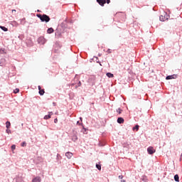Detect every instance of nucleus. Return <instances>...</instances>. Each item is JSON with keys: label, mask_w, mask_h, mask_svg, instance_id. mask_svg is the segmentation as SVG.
<instances>
[{"label": "nucleus", "mask_w": 182, "mask_h": 182, "mask_svg": "<svg viewBox=\"0 0 182 182\" xmlns=\"http://www.w3.org/2000/svg\"><path fill=\"white\" fill-rule=\"evenodd\" d=\"M78 86H82V82L80 81L78 82Z\"/></svg>", "instance_id": "nucleus-25"}, {"label": "nucleus", "mask_w": 182, "mask_h": 182, "mask_svg": "<svg viewBox=\"0 0 182 182\" xmlns=\"http://www.w3.org/2000/svg\"><path fill=\"white\" fill-rule=\"evenodd\" d=\"M97 1H105V0H97Z\"/></svg>", "instance_id": "nucleus-34"}, {"label": "nucleus", "mask_w": 182, "mask_h": 182, "mask_svg": "<svg viewBox=\"0 0 182 182\" xmlns=\"http://www.w3.org/2000/svg\"><path fill=\"white\" fill-rule=\"evenodd\" d=\"M98 4L101 6H104L105 4H110V1H97Z\"/></svg>", "instance_id": "nucleus-4"}, {"label": "nucleus", "mask_w": 182, "mask_h": 182, "mask_svg": "<svg viewBox=\"0 0 182 182\" xmlns=\"http://www.w3.org/2000/svg\"><path fill=\"white\" fill-rule=\"evenodd\" d=\"M14 93H19V89L16 88L14 90Z\"/></svg>", "instance_id": "nucleus-22"}, {"label": "nucleus", "mask_w": 182, "mask_h": 182, "mask_svg": "<svg viewBox=\"0 0 182 182\" xmlns=\"http://www.w3.org/2000/svg\"><path fill=\"white\" fill-rule=\"evenodd\" d=\"M0 28L2 29V31H4V32H7L8 31V28L4 26H0Z\"/></svg>", "instance_id": "nucleus-15"}, {"label": "nucleus", "mask_w": 182, "mask_h": 182, "mask_svg": "<svg viewBox=\"0 0 182 182\" xmlns=\"http://www.w3.org/2000/svg\"><path fill=\"white\" fill-rule=\"evenodd\" d=\"M121 182H126V180H121Z\"/></svg>", "instance_id": "nucleus-32"}, {"label": "nucleus", "mask_w": 182, "mask_h": 182, "mask_svg": "<svg viewBox=\"0 0 182 182\" xmlns=\"http://www.w3.org/2000/svg\"><path fill=\"white\" fill-rule=\"evenodd\" d=\"M14 12H16V10L13 9V10H12V14H14Z\"/></svg>", "instance_id": "nucleus-31"}, {"label": "nucleus", "mask_w": 182, "mask_h": 182, "mask_svg": "<svg viewBox=\"0 0 182 182\" xmlns=\"http://www.w3.org/2000/svg\"><path fill=\"white\" fill-rule=\"evenodd\" d=\"M72 140H73V141H76V140H77V135H76V134H74L72 136Z\"/></svg>", "instance_id": "nucleus-8"}, {"label": "nucleus", "mask_w": 182, "mask_h": 182, "mask_svg": "<svg viewBox=\"0 0 182 182\" xmlns=\"http://www.w3.org/2000/svg\"><path fill=\"white\" fill-rule=\"evenodd\" d=\"M117 123H119V124H123V123H124V119H123L122 117H119L117 119Z\"/></svg>", "instance_id": "nucleus-6"}, {"label": "nucleus", "mask_w": 182, "mask_h": 182, "mask_svg": "<svg viewBox=\"0 0 182 182\" xmlns=\"http://www.w3.org/2000/svg\"><path fill=\"white\" fill-rule=\"evenodd\" d=\"M171 79H174V75H168L166 77V80H170Z\"/></svg>", "instance_id": "nucleus-13"}, {"label": "nucleus", "mask_w": 182, "mask_h": 182, "mask_svg": "<svg viewBox=\"0 0 182 182\" xmlns=\"http://www.w3.org/2000/svg\"><path fill=\"white\" fill-rule=\"evenodd\" d=\"M174 180L176 182H180V178L178 177V175L176 174L174 176Z\"/></svg>", "instance_id": "nucleus-9"}, {"label": "nucleus", "mask_w": 182, "mask_h": 182, "mask_svg": "<svg viewBox=\"0 0 182 182\" xmlns=\"http://www.w3.org/2000/svg\"><path fill=\"white\" fill-rule=\"evenodd\" d=\"M15 149H16V145H12L11 146V150H15Z\"/></svg>", "instance_id": "nucleus-23"}, {"label": "nucleus", "mask_w": 182, "mask_h": 182, "mask_svg": "<svg viewBox=\"0 0 182 182\" xmlns=\"http://www.w3.org/2000/svg\"><path fill=\"white\" fill-rule=\"evenodd\" d=\"M45 120H48V119H50V114L46 115L44 117Z\"/></svg>", "instance_id": "nucleus-18"}, {"label": "nucleus", "mask_w": 182, "mask_h": 182, "mask_svg": "<svg viewBox=\"0 0 182 182\" xmlns=\"http://www.w3.org/2000/svg\"><path fill=\"white\" fill-rule=\"evenodd\" d=\"M122 112H123V110L122 109H120V108H118L117 109V112L119 113V114H122Z\"/></svg>", "instance_id": "nucleus-16"}, {"label": "nucleus", "mask_w": 182, "mask_h": 182, "mask_svg": "<svg viewBox=\"0 0 182 182\" xmlns=\"http://www.w3.org/2000/svg\"><path fill=\"white\" fill-rule=\"evenodd\" d=\"M53 32H54V30H53V28H48V29L47 30V33H53Z\"/></svg>", "instance_id": "nucleus-10"}, {"label": "nucleus", "mask_w": 182, "mask_h": 182, "mask_svg": "<svg viewBox=\"0 0 182 182\" xmlns=\"http://www.w3.org/2000/svg\"><path fill=\"white\" fill-rule=\"evenodd\" d=\"M96 168H97V170H102V166H100V164H97Z\"/></svg>", "instance_id": "nucleus-20"}, {"label": "nucleus", "mask_w": 182, "mask_h": 182, "mask_svg": "<svg viewBox=\"0 0 182 182\" xmlns=\"http://www.w3.org/2000/svg\"><path fill=\"white\" fill-rule=\"evenodd\" d=\"M65 156L68 159H72V157L73 156V154L72 152H67V153H65Z\"/></svg>", "instance_id": "nucleus-7"}, {"label": "nucleus", "mask_w": 182, "mask_h": 182, "mask_svg": "<svg viewBox=\"0 0 182 182\" xmlns=\"http://www.w3.org/2000/svg\"><path fill=\"white\" fill-rule=\"evenodd\" d=\"M39 95H41V96H43V95H45V90H40Z\"/></svg>", "instance_id": "nucleus-12"}, {"label": "nucleus", "mask_w": 182, "mask_h": 182, "mask_svg": "<svg viewBox=\"0 0 182 182\" xmlns=\"http://www.w3.org/2000/svg\"><path fill=\"white\" fill-rule=\"evenodd\" d=\"M147 151L149 154H154V153H156V149H154V148H153L152 146H149L147 149Z\"/></svg>", "instance_id": "nucleus-3"}, {"label": "nucleus", "mask_w": 182, "mask_h": 182, "mask_svg": "<svg viewBox=\"0 0 182 182\" xmlns=\"http://www.w3.org/2000/svg\"><path fill=\"white\" fill-rule=\"evenodd\" d=\"M37 17L41 19V22H49L50 21V18L46 14H37Z\"/></svg>", "instance_id": "nucleus-1"}, {"label": "nucleus", "mask_w": 182, "mask_h": 182, "mask_svg": "<svg viewBox=\"0 0 182 182\" xmlns=\"http://www.w3.org/2000/svg\"><path fill=\"white\" fill-rule=\"evenodd\" d=\"M107 77H114V75L111 73H107Z\"/></svg>", "instance_id": "nucleus-11"}, {"label": "nucleus", "mask_w": 182, "mask_h": 182, "mask_svg": "<svg viewBox=\"0 0 182 182\" xmlns=\"http://www.w3.org/2000/svg\"><path fill=\"white\" fill-rule=\"evenodd\" d=\"M38 90H39V91H40V90H42V88L41 87L40 85H38Z\"/></svg>", "instance_id": "nucleus-26"}, {"label": "nucleus", "mask_w": 182, "mask_h": 182, "mask_svg": "<svg viewBox=\"0 0 182 182\" xmlns=\"http://www.w3.org/2000/svg\"><path fill=\"white\" fill-rule=\"evenodd\" d=\"M119 178L120 180H123V176H122V175L119 176Z\"/></svg>", "instance_id": "nucleus-24"}, {"label": "nucleus", "mask_w": 182, "mask_h": 182, "mask_svg": "<svg viewBox=\"0 0 182 182\" xmlns=\"http://www.w3.org/2000/svg\"><path fill=\"white\" fill-rule=\"evenodd\" d=\"M77 124H81L79 121L77 122ZM82 126H83V124H82Z\"/></svg>", "instance_id": "nucleus-29"}, {"label": "nucleus", "mask_w": 182, "mask_h": 182, "mask_svg": "<svg viewBox=\"0 0 182 182\" xmlns=\"http://www.w3.org/2000/svg\"><path fill=\"white\" fill-rule=\"evenodd\" d=\"M21 147H26V142L23 141V143H21Z\"/></svg>", "instance_id": "nucleus-21"}, {"label": "nucleus", "mask_w": 182, "mask_h": 182, "mask_svg": "<svg viewBox=\"0 0 182 182\" xmlns=\"http://www.w3.org/2000/svg\"><path fill=\"white\" fill-rule=\"evenodd\" d=\"M82 133H84V134H86V128H85V127L82 125V129L81 131Z\"/></svg>", "instance_id": "nucleus-17"}, {"label": "nucleus", "mask_w": 182, "mask_h": 182, "mask_svg": "<svg viewBox=\"0 0 182 182\" xmlns=\"http://www.w3.org/2000/svg\"><path fill=\"white\" fill-rule=\"evenodd\" d=\"M54 122H55V123H58V119H54Z\"/></svg>", "instance_id": "nucleus-27"}, {"label": "nucleus", "mask_w": 182, "mask_h": 182, "mask_svg": "<svg viewBox=\"0 0 182 182\" xmlns=\"http://www.w3.org/2000/svg\"><path fill=\"white\" fill-rule=\"evenodd\" d=\"M6 132L8 133V134H9V133H11V130H6Z\"/></svg>", "instance_id": "nucleus-28"}, {"label": "nucleus", "mask_w": 182, "mask_h": 182, "mask_svg": "<svg viewBox=\"0 0 182 182\" xmlns=\"http://www.w3.org/2000/svg\"><path fill=\"white\" fill-rule=\"evenodd\" d=\"M14 12H16V10L13 9V10H12V14H14Z\"/></svg>", "instance_id": "nucleus-30"}, {"label": "nucleus", "mask_w": 182, "mask_h": 182, "mask_svg": "<svg viewBox=\"0 0 182 182\" xmlns=\"http://www.w3.org/2000/svg\"><path fill=\"white\" fill-rule=\"evenodd\" d=\"M80 121L82 122L83 120V118L80 117Z\"/></svg>", "instance_id": "nucleus-33"}, {"label": "nucleus", "mask_w": 182, "mask_h": 182, "mask_svg": "<svg viewBox=\"0 0 182 182\" xmlns=\"http://www.w3.org/2000/svg\"><path fill=\"white\" fill-rule=\"evenodd\" d=\"M160 21L161 22H164L165 21H167L168 19V15H167V13H164L162 15L159 17Z\"/></svg>", "instance_id": "nucleus-2"}, {"label": "nucleus", "mask_w": 182, "mask_h": 182, "mask_svg": "<svg viewBox=\"0 0 182 182\" xmlns=\"http://www.w3.org/2000/svg\"><path fill=\"white\" fill-rule=\"evenodd\" d=\"M139 125H136L134 127H133V130H136V132L139 131Z\"/></svg>", "instance_id": "nucleus-19"}, {"label": "nucleus", "mask_w": 182, "mask_h": 182, "mask_svg": "<svg viewBox=\"0 0 182 182\" xmlns=\"http://www.w3.org/2000/svg\"><path fill=\"white\" fill-rule=\"evenodd\" d=\"M42 178H41V176H36L33 178L32 182H41Z\"/></svg>", "instance_id": "nucleus-5"}, {"label": "nucleus", "mask_w": 182, "mask_h": 182, "mask_svg": "<svg viewBox=\"0 0 182 182\" xmlns=\"http://www.w3.org/2000/svg\"><path fill=\"white\" fill-rule=\"evenodd\" d=\"M6 129H9V127H11V122H6Z\"/></svg>", "instance_id": "nucleus-14"}]
</instances>
